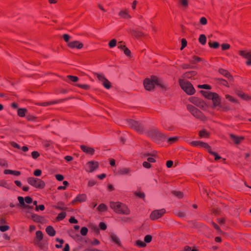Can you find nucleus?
Masks as SVG:
<instances>
[{
	"instance_id": "nucleus-1",
	"label": "nucleus",
	"mask_w": 251,
	"mask_h": 251,
	"mask_svg": "<svg viewBox=\"0 0 251 251\" xmlns=\"http://www.w3.org/2000/svg\"><path fill=\"white\" fill-rule=\"evenodd\" d=\"M155 85L159 86L162 90H166L167 88L165 83L161 79L154 75H152L150 78H147L144 81V86L148 91L153 89Z\"/></svg>"
},
{
	"instance_id": "nucleus-2",
	"label": "nucleus",
	"mask_w": 251,
	"mask_h": 251,
	"mask_svg": "<svg viewBox=\"0 0 251 251\" xmlns=\"http://www.w3.org/2000/svg\"><path fill=\"white\" fill-rule=\"evenodd\" d=\"M109 205L110 208L117 213L124 215H128L130 213V210L127 206L121 202L110 201Z\"/></svg>"
},
{
	"instance_id": "nucleus-3",
	"label": "nucleus",
	"mask_w": 251,
	"mask_h": 251,
	"mask_svg": "<svg viewBox=\"0 0 251 251\" xmlns=\"http://www.w3.org/2000/svg\"><path fill=\"white\" fill-rule=\"evenodd\" d=\"M179 85L181 88L188 95H193L195 92V90L192 84L188 81L179 80Z\"/></svg>"
},
{
	"instance_id": "nucleus-4",
	"label": "nucleus",
	"mask_w": 251,
	"mask_h": 251,
	"mask_svg": "<svg viewBox=\"0 0 251 251\" xmlns=\"http://www.w3.org/2000/svg\"><path fill=\"white\" fill-rule=\"evenodd\" d=\"M148 135L155 141L162 140L166 138V136L157 128H152L148 132Z\"/></svg>"
},
{
	"instance_id": "nucleus-5",
	"label": "nucleus",
	"mask_w": 251,
	"mask_h": 251,
	"mask_svg": "<svg viewBox=\"0 0 251 251\" xmlns=\"http://www.w3.org/2000/svg\"><path fill=\"white\" fill-rule=\"evenodd\" d=\"M127 125L138 132L142 133L143 132V126L139 121L129 119L127 121Z\"/></svg>"
},
{
	"instance_id": "nucleus-6",
	"label": "nucleus",
	"mask_w": 251,
	"mask_h": 251,
	"mask_svg": "<svg viewBox=\"0 0 251 251\" xmlns=\"http://www.w3.org/2000/svg\"><path fill=\"white\" fill-rule=\"evenodd\" d=\"M187 109L195 117L202 121H204L206 119L205 117L203 114L194 106L191 104H188L187 105Z\"/></svg>"
},
{
	"instance_id": "nucleus-7",
	"label": "nucleus",
	"mask_w": 251,
	"mask_h": 251,
	"mask_svg": "<svg viewBox=\"0 0 251 251\" xmlns=\"http://www.w3.org/2000/svg\"><path fill=\"white\" fill-rule=\"evenodd\" d=\"M27 182L30 185L36 188L42 189L45 186L44 182L37 178L32 177H29L27 179Z\"/></svg>"
},
{
	"instance_id": "nucleus-8",
	"label": "nucleus",
	"mask_w": 251,
	"mask_h": 251,
	"mask_svg": "<svg viewBox=\"0 0 251 251\" xmlns=\"http://www.w3.org/2000/svg\"><path fill=\"white\" fill-rule=\"evenodd\" d=\"M189 101L202 110H205L206 103L202 100L196 97H191L189 98Z\"/></svg>"
},
{
	"instance_id": "nucleus-9",
	"label": "nucleus",
	"mask_w": 251,
	"mask_h": 251,
	"mask_svg": "<svg viewBox=\"0 0 251 251\" xmlns=\"http://www.w3.org/2000/svg\"><path fill=\"white\" fill-rule=\"evenodd\" d=\"M97 78L101 82L103 86L106 89H109L111 87L110 82L106 79L103 74H99L98 73H95Z\"/></svg>"
},
{
	"instance_id": "nucleus-10",
	"label": "nucleus",
	"mask_w": 251,
	"mask_h": 251,
	"mask_svg": "<svg viewBox=\"0 0 251 251\" xmlns=\"http://www.w3.org/2000/svg\"><path fill=\"white\" fill-rule=\"evenodd\" d=\"M165 212L166 210L164 209L155 210L151 213L150 218L153 220H156L161 217L165 213Z\"/></svg>"
},
{
	"instance_id": "nucleus-11",
	"label": "nucleus",
	"mask_w": 251,
	"mask_h": 251,
	"mask_svg": "<svg viewBox=\"0 0 251 251\" xmlns=\"http://www.w3.org/2000/svg\"><path fill=\"white\" fill-rule=\"evenodd\" d=\"M99 167V163L96 161H89L86 164V170L89 172H93Z\"/></svg>"
},
{
	"instance_id": "nucleus-12",
	"label": "nucleus",
	"mask_w": 251,
	"mask_h": 251,
	"mask_svg": "<svg viewBox=\"0 0 251 251\" xmlns=\"http://www.w3.org/2000/svg\"><path fill=\"white\" fill-rule=\"evenodd\" d=\"M239 54L241 56L248 59L246 62L248 65H251V50H241L239 52Z\"/></svg>"
},
{
	"instance_id": "nucleus-13",
	"label": "nucleus",
	"mask_w": 251,
	"mask_h": 251,
	"mask_svg": "<svg viewBox=\"0 0 251 251\" xmlns=\"http://www.w3.org/2000/svg\"><path fill=\"white\" fill-rule=\"evenodd\" d=\"M211 100H212L213 102V107H218V108H219V107H222L220 98L219 96L217 94H214Z\"/></svg>"
},
{
	"instance_id": "nucleus-14",
	"label": "nucleus",
	"mask_w": 251,
	"mask_h": 251,
	"mask_svg": "<svg viewBox=\"0 0 251 251\" xmlns=\"http://www.w3.org/2000/svg\"><path fill=\"white\" fill-rule=\"evenodd\" d=\"M43 238V234L41 231H37L36 232V239L35 244L39 247H41V241Z\"/></svg>"
},
{
	"instance_id": "nucleus-15",
	"label": "nucleus",
	"mask_w": 251,
	"mask_h": 251,
	"mask_svg": "<svg viewBox=\"0 0 251 251\" xmlns=\"http://www.w3.org/2000/svg\"><path fill=\"white\" fill-rule=\"evenodd\" d=\"M80 148L83 152L88 154L93 155L95 152V150L94 148L89 147L85 145H81Z\"/></svg>"
},
{
	"instance_id": "nucleus-16",
	"label": "nucleus",
	"mask_w": 251,
	"mask_h": 251,
	"mask_svg": "<svg viewBox=\"0 0 251 251\" xmlns=\"http://www.w3.org/2000/svg\"><path fill=\"white\" fill-rule=\"evenodd\" d=\"M190 144L193 146H200L201 147L204 148L205 149H209L210 146L204 142H202L201 141H192L191 142Z\"/></svg>"
},
{
	"instance_id": "nucleus-17",
	"label": "nucleus",
	"mask_w": 251,
	"mask_h": 251,
	"mask_svg": "<svg viewBox=\"0 0 251 251\" xmlns=\"http://www.w3.org/2000/svg\"><path fill=\"white\" fill-rule=\"evenodd\" d=\"M68 46L71 48H76L78 49H80L83 47V44L79 41H75L68 43Z\"/></svg>"
},
{
	"instance_id": "nucleus-18",
	"label": "nucleus",
	"mask_w": 251,
	"mask_h": 251,
	"mask_svg": "<svg viewBox=\"0 0 251 251\" xmlns=\"http://www.w3.org/2000/svg\"><path fill=\"white\" fill-rule=\"evenodd\" d=\"M230 137L232 141L236 144H239L242 141H243L244 139L243 136H237L234 134H231L230 135Z\"/></svg>"
},
{
	"instance_id": "nucleus-19",
	"label": "nucleus",
	"mask_w": 251,
	"mask_h": 251,
	"mask_svg": "<svg viewBox=\"0 0 251 251\" xmlns=\"http://www.w3.org/2000/svg\"><path fill=\"white\" fill-rule=\"evenodd\" d=\"M110 238L112 241L114 242L115 244H116L119 246H121V243L119 238L115 233H111L110 234Z\"/></svg>"
},
{
	"instance_id": "nucleus-20",
	"label": "nucleus",
	"mask_w": 251,
	"mask_h": 251,
	"mask_svg": "<svg viewBox=\"0 0 251 251\" xmlns=\"http://www.w3.org/2000/svg\"><path fill=\"white\" fill-rule=\"evenodd\" d=\"M219 72L221 75L225 76L226 77L228 78L229 80L232 79L233 78H232V75H230L228 71H227L224 69H219Z\"/></svg>"
},
{
	"instance_id": "nucleus-21",
	"label": "nucleus",
	"mask_w": 251,
	"mask_h": 251,
	"mask_svg": "<svg viewBox=\"0 0 251 251\" xmlns=\"http://www.w3.org/2000/svg\"><path fill=\"white\" fill-rule=\"evenodd\" d=\"M87 196L85 194H80L77 196L75 200L73 201V202L75 201H79L80 202H82L85 201L86 200Z\"/></svg>"
},
{
	"instance_id": "nucleus-22",
	"label": "nucleus",
	"mask_w": 251,
	"mask_h": 251,
	"mask_svg": "<svg viewBox=\"0 0 251 251\" xmlns=\"http://www.w3.org/2000/svg\"><path fill=\"white\" fill-rule=\"evenodd\" d=\"M46 232L50 236H53L55 234V231L52 226H49L46 228Z\"/></svg>"
},
{
	"instance_id": "nucleus-23",
	"label": "nucleus",
	"mask_w": 251,
	"mask_h": 251,
	"mask_svg": "<svg viewBox=\"0 0 251 251\" xmlns=\"http://www.w3.org/2000/svg\"><path fill=\"white\" fill-rule=\"evenodd\" d=\"M131 171V170L129 168H123L119 170L118 174L120 175H129V173Z\"/></svg>"
},
{
	"instance_id": "nucleus-24",
	"label": "nucleus",
	"mask_w": 251,
	"mask_h": 251,
	"mask_svg": "<svg viewBox=\"0 0 251 251\" xmlns=\"http://www.w3.org/2000/svg\"><path fill=\"white\" fill-rule=\"evenodd\" d=\"M201 93L206 98H207V99H210V100L212 98V97H213L214 94L215 93H212L211 92H208V91H203V90L201 91Z\"/></svg>"
},
{
	"instance_id": "nucleus-25",
	"label": "nucleus",
	"mask_w": 251,
	"mask_h": 251,
	"mask_svg": "<svg viewBox=\"0 0 251 251\" xmlns=\"http://www.w3.org/2000/svg\"><path fill=\"white\" fill-rule=\"evenodd\" d=\"M57 103V101L55 100H51L49 101L42 102L38 103L39 105L42 106H47L50 105L55 104Z\"/></svg>"
},
{
	"instance_id": "nucleus-26",
	"label": "nucleus",
	"mask_w": 251,
	"mask_h": 251,
	"mask_svg": "<svg viewBox=\"0 0 251 251\" xmlns=\"http://www.w3.org/2000/svg\"><path fill=\"white\" fill-rule=\"evenodd\" d=\"M130 33L136 37H140L143 35V33L138 29H131L130 30Z\"/></svg>"
},
{
	"instance_id": "nucleus-27",
	"label": "nucleus",
	"mask_w": 251,
	"mask_h": 251,
	"mask_svg": "<svg viewBox=\"0 0 251 251\" xmlns=\"http://www.w3.org/2000/svg\"><path fill=\"white\" fill-rule=\"evenodd\" d=\"M174 213L175 215L180 218H184L187 215L186 211L176 210L174 212Z\"/></svg>"
},
{
	"instance_id": "nucleus-28",
	"label": "nucleus",
	"mask_w": 251,
	"mask_h": 251,
	"mask_svg": "<svg viewBox=\"0 0 251 251\" xmlns=\"http://www.w3.org/2000/svg\"><path fill=\"white\" fill-rule=\"evenodd\" d=\"M4 174H11V175H15V176H19L20 175L21 173L19 171H13V170H5L4 171Z\"/></svg>"
},
{
	"instance_id": "nucleus-29",
	"label": "nucleus",
	"mask_w": 251,
	"mask_h": 251,
	"mask_svg": "<svg viewBox=\"0 0 251 251\" xmlns=\"http://www.w3.org/2000/svg\"><path fill=\"white\" fill-rule=\"evenodd\" d=\"M18 200L19 201V203L21 207H22L23 208L29 207V205L25 204V199L23 197H21V196L18 197Z\"/></svg>"
},
{
	"instance_id": "nucleus-30",
	"label": "nucleus",
	"mask_w": 251,
	"mask_h": 251,
	"mask_svg": "<svg viewBox=\"0 0 251 251\" xmlns=\"http://www.w3.org/2000/svg\"><path fill=\"white\" fill-rule=\"evenodd\" d=\"M150 155L149 153H144L142 154V157L147 159L149 162H154L155 159L153 157H149Z\"/></svg>"
},
{
	"instance_id": "nucleus-31",
	"label": "nucleus",
	"mask_w": 251,
	"mask_h": 251,
	"mask_svg": "<svg viewBox=\"0 0 251 251\" xmlns=\"http://www.w3.org/2000/svg\"><path fill=\"white\" fill-rule=\"evenodd\" d=\"M119 15L122 18L125 19H129L131 18V16L128 14L126 11L122 10L120 12Z\"/></svg>"
},
{
	"instance_id": "nucleus-32",
	"label": "nucleus",
	"mask_w": 251,
	"mask_h": 251,
	"mask_svg": "<svg viewBox=\"0 0 251 251\" xmlns=\"http://www.w3.org/2000/svg\"><path fill=\"white\" fill-rule=\"evenodd\" d=\"M199 41L201 45H205L206 42V37L205 35L204 34L200 35Z\"/></svg>"
},
{
	"instance_id": "nucleus-33",
	"label": "nucleus",
	"mask_w": 251,
	"mask_h": 251,
	"mask_svg": "<svg viewBox=\"0 0 251 251\" xmlns=\"http://www.w3.org/2000/svg\"><path fill=\"white\" fill-rule=\"evenodd\" d=\"M26 112L27 110L25 108H19L18 110V115L21 117H23L25 116Z\"/></svg>"
},
{
	"instance_id": "nucleus-34",
	"label": "nucleus",
	"mask_w": 251,
	"mask_h": 251,
	"mask_svg": "<svg viewBox=\"0 0 251 251\" xmlns=\"http://www.w3.org/2000/svg\"><path fill=\"white\" fill-rule=\"evenodd\" d=\"M226 99H227L229 101H231V102L234 103L236 104H239L237 100H236L233 97H232V96H231L229 95H226Z\"/></svg>"
},
{
	"instance_id": "nucleus-35",
	"label": "nucleus",
	"mask_w": 251,
	"mask_h": 251,
	"mask_svg": "<svg viewBox=\"0 0 251 251\" xmlns=\"http://www.w3.org/2000/svg\"><path fill=\"white\" fill-rule=\"evenodd\" d=\"M98 209L100 211H105L107 210V207L105 204L101 203L98 206Z\"/></svg>"
},
{
	"instance_id": "nucleus-36",
	"label": "nucleus",
	"mask_w": 251,
	"mask_h": 251,
	"mask_svg": "<svg viewBox=\"0 0 251 251\" xmlns=\"http://www.w3.org/2000/svg\"><path fill=\"white\" fill-rule=\"evenodd\" d=\"M196 73L194 71L188 72L184 74L185 77L190 78L192 76L195 75Z\"/></svg>"
},
{
	"instance_id": "nucleus-37",
	"label": "nucleus",
	"mask_w": 251,
	"mask_h": 251,
	"mask_svg": "<svg viewBox=\"0 0 251 251\" xmlns=\"http://www.w3.org/2000/svg\"><path fill=\"white\" fill-rule=\"evenodd\" d=\"M172 193L178 198H181L183 197V194L180 191L174 190L172 191Z\"/></svg>"
},
{
	"instance_id": "nucleus-38",
	"label": "nucleus",
	"mask_w": 251,
	"mask_h": 251,
	"mask_svg": "<svg viewBox=\"0 0 251 251\" xmlns=\"http://www.w3.org/2000/svg\"><path fill=\"white\" fill-rule=\"evenodd\" d=\"M200 136L201 137H205L207 138L209 136V134L207 132H206L205 130H203L200 131L199 133Z\"/></svg>"
},
{
	"instance_id": "nucleus-39",
	"label": "nucleus",
	"mask_w": 251,
	"mask_h": 251,
	"mask_svg": "<svg viewBox=\"0 0 251 251\" xmlns=\"http://www.w3.org/2000/svg\"><path fill=\"white\" fill-rule=\"evenodd\" d=\"M135 245L139 247H145L146 244L141 240H138L136 242Z\"/></svg>"
},
{
	"instance_id": "nucleus-40",
	"label": "nucleus",
	"mask_w": 251,
	"mask_h": 251,
	"mask_svg": "<svg viewBox=\"0 0 251 251\" xmlns=\"http://www.w3.org/2000/svg\"><path fill=\"white\" fill-rule=\"evenodd\" d=\"M207 151L210 154L215 156V159L216 160H217L221 158V157L217 153L213 152L211 150L210 148H209V149H207Z\"/></svg>"
},
{
	"instance_id": "nucleus-41",
	"label": "nucleus",
	"mask_w": 251,
	"mask_h": 251,
	"mask_svg": "<svg viewBox=\"0 0 251 251\" xmlns=\"http://www.w3.org/2000/svg\"><path fill=\"white\" fill-rule=\"evenodd\" d=\"M134 194L137 197L141 198V199H143V200L145 199V194L144 193H143V192H134Z\"/></svg>"
},
{
	"instance_id": "nucleus-42",
	"label": "nucleus",
	"mask_w": 251,
	"mask_h": 251,
	"mask_svg": "<svg viewBox=\"0 0 251 251\" xmlns=\"http://www.w3.org/2000/svg\"><path fill=\"white\" fill-rule=\"evenodd\" d=\"M209 46L211 48H213L214 49H217L219 47V44L218 42H215L213 43H211V41H210L208 43Z\"/></svg>"
},
{
	"instance_id": "nucleus-43",
	"label": "nucleus",
	"mask_w": 251,
	"mask_h": 251,
	"mask_svg": "<svg viewBox=\"0 0 251 251\" xmlns=\"http://www.w3.org/2000/svg\"><path fill=\"white\" fill-rule=\"evenodd\" d=\"M66 216V214L65 212H62L59 213L57 217V220L58 221L63 220Z\"/></svg>"
},
{
	"instance_id": "nucleus-44",
	"label": "nucleus",
	"mask_w": 251,
	"mask_h": 251,
	"mask_svg": "<svg viewBox=\"0 0 251 251\" xmlns=\"http://www.w3.org/2000/svg\"><path fill=\"white\" fill-rule=\"evenodd\" d=\"M72 82H77L78 80V77L74 75H68L67 76Z\"/></svg>"
},
{
	"instance_id": "nucleus-45",
	"label": "nucleus",
	"mask_w": 251,
	"mask_h": 251,
	"mask_svg": "<svg viewBox=\"0 0 251 251\" xmlns=\"http://www.w3.org/2000/svg\"><path fill=\"white\" fill-rule=\"evenodd\" d=\"M31 218L35 222H39L41 219V217L38 216L37 215L31 213Z\"/></svg>"
},
{
	"instance_id": "nucleus-46",
	"label": "nucleus",
	"mask_w": 251,
	"mask_h": 251,
	"mask_svg": "<svg viewBox=\"0 0 251 251\" xmlns=\"http://www.w3.org/2000/svg\"><path fill=\"white\" fill-rule=\"evenodd\" d=\"M116 44H117V41L116 39H114L109 42L108 45L110 48H112L116 46Z\"/></svg>"
},
{
	"instance_id": "nucleus-47",
	"label": "nucleus",
	"mask_w": 251,
	"mask_h": 251,
	"mask_svg": "<svg viewBox=\"0 0 251 251\" xmlns=\"http://www.w3.org/2000/svg\"><path fill=\"white\" fill-rule=\"evenodd\" d=\"M88 232V228L86 227H82L80 230V233L82 236H85Z\"/></svg>"
},
{
	"instance_id": "nucleus-48",
	"label": "nucleus",
	"mask_w": 251,
	"mask_h": 251,
	"mask_svg": "<svg viewBox=\"0 0 251 251\" xmlns=\"http://www.w3.org/2000/svg\"><path fill=\"white\" fill-rule=\"evenodd\" d=\"M152 236L150 235H147L144 238L145 243H149L151 242Z\"/></svg>"
},
{
	"instance_id": "nucleus-49",
	"label": "nucleus",
	"mask_w": 251,
	"mask_h": 251,
	"mask_svg": "<svg viewBox=\"0 0 251 251\" xmlns=\"http://www.w3.org/2000/svg\"><path fill=\"white\" fill-rule=\"evenodd\" d=\"M56 241L60 243V245H56L55 247L57 248H61L62 247V244L64 243V240L63 239L56 238Z\"/></svg>"
},
{
	"instance_id": "nucleus-50",
	"label": "nucleus",
	"mask_w": 251,
	"mask_h": 251,
	"mask_svg": "<svg viewBox=\"0 0 251 251\" xmlns=\"http://www.w3.org/2000/svg\"><path fill=\"white\" fill-rule=\"evenodd\" d=\"M187 41L186 39L183 38L181 40V47L180 48L181 50H182L186 46H187Z\"/></svg>"
},
{
	"instance_id": "nucleus-51",
	"label": "nucleus",
	"mask_w": 251,
	"mask_h": 251,
	"mask_svg": "<svg viewBox=\"0 0 251 251\" xmlns=\"http://www.w3.org/2000/svg\"><path fill=\"white\" fill-rule=\"evenodd\" d=\"M201 60V59L200 57H198L197 56H194L193 57V60H191L190 62L192 63H196V62H200Z\"/></svg>"
},
{
	"instance_id": "nucleus-52",
	"label": "nucleus",
	"mask_w": 251,
	"mask_h": 251,
	"mask_svg": "<svg viewBox=\"0 0 251 251\" xmlns=\"http://www.w3.org/2000/svg\"><path fill=\"white\" fill-rule=\"evenodd\" d=\"M200 22L201 25H205L207 24V21L205 17H202L200 19Z\"/></svg>"
},
{
	"instance_id": "nucleus-53",
	"label": "nucleus",
	"mask_w": 251,
	"mask_h": 251,
	"mask_svg": "<svg viewBox=\"0 0 251 251\" xmlns=\"http://www.w3.org/2000/svg\"><path fill=\"white\" fill-rule=\"evenodd\" d=\"M31 155L33 158L36 159L39 156L40 154L36 151H34L32 152Z\"/></svg>"
},
{
	"instance_id": "nucleus-54",
	"label": "nucleus",
	"mask_w": 251,
	"mask_h": 251,
	"mask_svg": "<svg viewBox=\"0 0 251 251\" xmlns=\"http://www.w3.org/2000/svg\"><path fill=\"white\" fill-rule=\"evenodd\" d=\"M63 38L66 42L68 43L69 40L71 38V37L69 35L65 34L63 35Z\"/></svg>"
},
{
	"instance_id": "nucleus-55",
	"label": "nucleus",
	"mask_w": 251,
	"mask_h": 251,
	"mask_svg": "<svg viewBox=\"0 0 251 251\" xmlns=\"http://www.w3.org/2000/svg\"><path fill=\"white\" fill-rule=\"evenodd\" d=\"M9 226H0V230L4 232L9 229Z\"/></svg>"
},
{
	"instance_id": "nucleus-56",
	"label": "nucleus",
	"mask_w": 251,
	"mask_h": 251,
	"mask_svg": "<svg viewBox=\"0 0 251 251\" xmlns=\"http://www.w3.org/2000/svg\"><path fill=\"white\" fill-rule=\"evenodd\" d=\"M25 202L27 204H30L32 202V199L30 197L27 196L25 198Z\"/></svg>"
},
{
	"instance_id": "nucleus-57",
	"label": "nucleus",
	"mask_w": 251,
	"mask_h": 251,
	"mask_svg": "<svg viewBox=\"0 0 251 251\" xmlns=\"http://www.w3.org/2000/svg\"><path fill=\"white\" fill-rule=\"evenodd\" d=\"M99 226L102 230H105L107 227L106 225L103 222H100L99 224Z\"/></svg>"
},
{
	"instance_id": "nucleus-58",
	"label": "nucleus",
	"mask_w": 251,
	"mask_h": 251,
	"mask_svg": "<svg viewBox=\"0 0 251 251\" xmlns=\"http://www.w3.org/2000/svg\"><path fill=\"white\" fill-rule=\"evenodd\" d=\"M177 140V138L176 137H173L168 138V141L170 143H173L176 141Z\"/></svg>"
},
{
	"instance_id": "nucleus-59",
	"label": "nucleus",
	"mask_w": 251,
	"mask_h": 251,
	"mask_svg": "<svg viewBox=\"0 0 251 251\" xmlns=\"http://www.w3.org/2000/svg\"><path fill=\"white\" fill-rule=\"evenodd\" d=\"M56 208L61 210H65L67 209L66 207L63 206L62 203L58 204V205L56 206Z\"/></svg>"
},
{
	"instance_id": "nucleus-60",
	"label": "nucleus",
	"mask_w": 251,
	"mask_h": 251,
	"mask_svg": "<svg viewBox=\"0 0 251 251\" xmlns=\"http://www.w3.org/2000/svg\"><path fill=\"white\" fill-rule=\"evenodd\" d=\"M124 53L127 56H129L130 54V50L126 48V47L123 50Z\"/></svg>"
},
{
	"instance_id": "nucleus-61",
	"label": "nucleus",
	"mask_w": 251,
	"mask_h": 251,
	"mask_svg": "<svg viewBox=\"0 0 251 251\" xmlns=\"http://www.w3.org/2000/svg\"><path fill=\"white\" fill-rule=\"evenodd\" d=\"M237 94L240 97L244 100H247L248 99V97L244 93L239 92Z\"/></svg>"
},
{
	"instance_id": "nucleus-62",
	"label": "nucleus",
	"mask_w": 251,
	"mask_h": 251,
	"mask_svg": "<svg viewBox=\"0 0 251 251\" xmlns=\"http://www.w3.org/2000/svg\"><path fill=\"white\" fill-rule=\"evenodd\" d=\"M10 144H11V145L12 147H13L15 148H16V149H21V147L20 146V145H18V144H17L16 143L14 142H11Z\"/></svg>"
},
{
	"instance_id": "nucleus-63",
	"label": "nucleus",
	"mask_w": 251,
	"mask_h": 251,
	"mask_svg": "<svg viewBox=\"0 0 251 251\" xmlns=\"http://www.w3.org/2000/svg\"><path fill=\"white\" fill-rule=\"evenodd\" d=\"M180 2L184 7L188 6V0H179Z\"/></svg>"
},
{
	"instance_id": "nucleus-64",
	"label": "nucleus",
	"mask_w": 251,
	"mask_h": 251,
	"mask_svg": "<svg viewBox=\"0 0 251 251\" xmlns=\"http://www.w3.org/2000/svg\"><path fill=\"white\" fill-rule=\"evenodd\" d=\"M219 82L223 85L228 86L227 85V82L226 81V80L222 79V78H219L218 79Z\"/></svg>"
}]
</instances>
